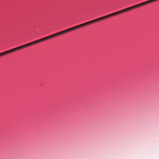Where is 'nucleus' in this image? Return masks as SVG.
<instances>
[{
    "label": "nucleus",
    "mask_w": 159,
    "mask_h": 159,
    "mask_svg": "<svg viewBox=\"0 0 159 159\" xmlns=\"http://www.w3.org/2000/svg\"><path fill=\"white\" fill-rule=\"evenodd\" d=\"M42 42L41 40L40 39H39L38 40L33 41V42L28 43L27 44L24 45H23L18 47L14 48L13 49H11L10 50L4 52H3L1 53H0V57L2 56L8 54L10 53L16 51L17 50H20V49L26 47L30 46L32 45L36 44L37 43L40 42Z\"/></svg>",
    "instance_id": "nucleus-1"
},
{
    "label": "nucleus",
    "mask_w": 159,
    "mask_h": 159,
    "mask_svg": "<svg viewBox=\"0 0 159 159\" xmlns=\"http://www.w3.org/2000/svg\"><path fill=\"white\" fill-rule=\"evenodd\" d=\"M69 32V31L68 30V29H67L66 30H63L62 31L58 32L57 33H56L55 34V37H56V36H57L59 35L64 34H65L66 33L68 32Z\"/></svg>",
    "instance_id": "nucleus-2"
},
{
    "label": "nucleus",
    "mask_w": 159,
    "mask_h": 159,
    "mask_svg": "<svg viewBox=\"0 0 159 159\" xmlns=\"http://www.w3.org/2000/svg\"><path fill=\"white\" fill-rule=\"evenodd\" d=\"M55 37V34L51 35L50 36L45 37V38H43L42 39H41V41H43L45 40H46L48 39H51L52 38L54 37Z\"/></svg>",
    "instance_id": "nucleus-3"
},
{
    "label": "nucleus",
    "mask_w": 159,
    "mask_h": 159,
    "mask_svg": "<svg viewBox=\"0 0 159 159\" xmlns=\"http://www.w3.org/2000/svg\"><path fill=\"white\" fill-rule=\"evenodd\" d=\"M153 0H149L144 2H143L142 3H140V4H139L140 7H141L143 5L147 4H149L150 3L152 2H153Z\"/></svg>",
    "instance_id": "nucleus-4"
},
{
    "label": "nucleus",
    "mask_w": 159,
    "mask_h": 159,
    "mask_svg": "<svg viewBox=\"0 0 159 159\" xmlns=\"http://www.w3.org/2000/svg\"><path fill=\"white\" fill-rule=\"evenodd\" d=\"M139 7H140L139 4H138L132 6L131 7H128V8L129 9V10H130L133 9H135L136 8H138Z\"/></svg>",
    "instance_id": "nucleus-5"
},
{
    "label": "nucleus",
    "mask_w": 159,
    "mask_h": 159,
    "mask_svg": "<svg viewBox=\"0 0 159 159\" xmlns=\"http://www.w3.org/2000/svg\"><path fill=\"white\" fill-rule=\"evenodd\" d=\"M79 28H79V26L78 25H77V26L69 28L68 29V30L69 31V32H70V31H72V30H73L77 29H78Z\"/></svg>",
    "instance_id": "nucleus-6"
},
{
    "label": "nucleus",
    "mask_w": 159,
    "mask_h": 159,
    "mask_svg": "<svg viewBox=\"0 0 159 159\" xmlns=\"http://www.w3.org/2000/svg\"><path fill=\"white\" fill-rule=\"evenodd\" d=\"M122 13V11L121 10L119 11H118L115 12V13H112L111 14V16H114L115 15H116L119 14H120L121 13Z\"/></svg>",
    "instance_id": "nucleus-7"
},
{
    "label": "nucleus",
    "mask_w": 159,
    "mask_h": 159,
    "mask_svg": "<svg viewBox=\"0 0 159 159\" xmlns=\"http://www.w3.org/2000/svg\"><path fill=\"white\" fill-rule=\"evenodd\" d=\"M111 16V14H110L104 16L103 17H101L100 18L101 19V20H103L104 19H105L107 18L110 17Z\"/></svg>",
    "instance_id": "nucleus-8"
},
{
    "label": "nucleus",
    "mask_w": 159,
    "mask_h": 159,
    "mask_svg": "<svg viewBox=\"0 0 159 159\" xmlns=\"http://www.w3.org/2000/svg\"><path fill=\"white\" fill-rule=\"evenodd\" d=\"M129 10V9L128 8L124 9L123 10H121V11H122V12L123 13V12L127 11Z\"/></svg>",
    "instance_id": "nucleus-9"
},
{
    "label": "nucleus",
    "mask_w": 159,
    "mask_h": 159,
    "mask_svg": "<svg viewBox=\"0 0 159 159\" xmlns=\"http://www.w3.org/2000/svg\"><path fill=\"white\" fill-rule=\"evenodd\" d=\"M86 25V23H85L79 25H78L79 26V28H80Z\"/></svg>",
    "instance_id": "nucleus-10"
},
{
    "label": "nucleus",
    "mask_w": 159,
    "mask_h": 159,
    "mask_svg": "<svg viewBox=\"0 0 159 159\" xmlns=\"http://www.w3.org/2000/svg\"><path fill=\"white\" fill-rule=\"evenodd\" d=\"M93 23V20H92L90 21H89L86 22L85 23H86V25H88L89 24H92Z\"/></svg>",
    "instance_id": "nucleus-11"
},
{
    "label": "nucleus",
    "mask_w": 159,
    "mask_h": 159,
    "mask_svg": "<svg viewBox=\"0 0 159 159\" xmlns=\"http://www.w3.org/2000/svg\"><path fill=\"white\" fill-rule=\"evenodd\" d=\"M101 20V19L100 18L94 20H93V23H94L95 22H96L97 21H99V20Z\"/></svg>",
    "instance_id": "nucleus-12"
}]
</instances>
